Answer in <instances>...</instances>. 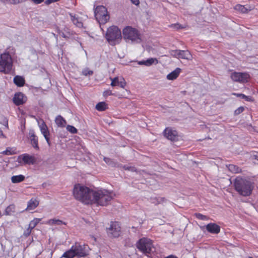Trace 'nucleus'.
I'll use <instances>...</instances> for the list:
<instances>
[{
	"mask_svg": "<svg viewBox=\"0 0 258 258\" xmlns=\"http://www.w3.org/2000/svg\"><path fill=\"white\" fill-rule=\"evenodd\" d=\"M233 185L237 193L243 197L250 196L254 187L253 182L239 176L235 179Z\"/></svg>",
	"mask_w": 258,
	"mask_h": 258,
	"instance_id": "obj_1",
	"label": "nucleus"
},
{
	"mask_svg": "<svg viewBox=\"0 0 258 258\" xmlns=\"http://www.w3.org/2000/svg\"><path fill=\"white\" fill-rule=\"evenodd\" d=\"M89 249L87 244L76 242L63 253L61 258L85 257L89 254Z\"/></svg>",
	"mask_w": 258,
	"mask_h": 258,
	"instance_id": "obj_2",
	"label": "nucleus"
},
{
	"mask_svg": "<svg viewBox=\"0 0 258 258\" xmlns=\"http://www.w3.org/2000/svg\"><path fill=\"white\" fill-rule=\"evenodd\" d=\"M94 192V190L88 187L77 184L74 186L73 195L76 199L82 203L87 205H91Z\"/></svg>",
	"mask_w": 258,
	"mask_h": 258,
	"instance_id": "obj_3",
	"label": "nucleus"
},
{
	"mask_svg": "<svg viewBox=\"0 0 258 258\" xmlns=\"http://www.w3.org/2000/svg\"><path fill=\"white\" fill-rule=\"evenodd\" d=\"M113 198V194L105 189L94 191L91 205L94 204L101 206L108 205Z\"/></svg>",
	"mask_w": 258,
	"mask_h": 258,
	"instance_id": "obj_4",
	"label": "nucleus"
},
{
	"mask_svg": "<svg viewBox=\"0 0 258 258\" xmlns=\"http://www.w3.org/2000/svg\"><path fill=\"white\" fill-rule=\"evenodd\" d=\"M105 37L110 45H115L121 39V31L117 26H112L107 29Z\"/></svg>",
	"mask_w": 258,
	"mask_h": 258,
	"instance_id": "obj_5",
	"label": "nucleus"
},
{
	"mask_svg": "<svg viewBox=\"0 0 258 258\" xmlns=\"http://www.w3.org/2000/svg\"><path fill=\"white\" fill-rule=\"evenodd\" d=\"M13 67V59L9 52L6 51L0 55V72L9 74Z\"/></svg>",
	"mask_w": 258,
	"mask_h": 258,
	"instance_id": "obj_6",
	"label": "nucleus"
},
{
	"mask_svg": "<svg viewBox=\"0 0 258 258\" xmlns=\"http://www.w3.org/2000/svg\"><path fill=\"white\" fill-rule=\"evenodd\" d=\"M136 246L140 251L147 256H149L154 249L153 241L147 237L140 239L137 242Z\"/></svg>",
	"mask_w": 258,
	"mask_h": 258,
	"instance_id": "obj_7",
	"label": "nucleus"
},
{
	"mask_svg": "<svg viewBox=\"0 0 258 258\" xmlns=\"http://www.w3.org/2000/svg\"><path fill=\"white\" fill-rule=\"evenodd\" d=\"M94 13L96 19L100 24H105L110 18L107 9L103 6H97Z\"/></svg>",
	"mask_w": 258,
	"mask_h": 258,
	"instance_id": "obj_8",
	"label": "nucleus"
},
{
	"mask_svg": "<svg viewBox=\"0 0 258 258\" xmlns=\"http://www.w3.org/2000/svg\"><path fill=\"white\" fill-rule=\"evenodd\" d=\"M122 34L124 38L125 39L137 42L141 40L139 31L131 26H126L124 28L122 31Z\"/></svg>",
	"mask_w": 258,
	"mask_h": 258,
	"instance_id": "obj_9",
	"label": "nucleus"
},
{
	"mask_svg": "<svg viewBox=\"0 0 258 258\" xmlns=\"http://www.w3.org/2000/svg\"><path fill=\"white\" fill-rule=\"evenodd\" d=\"M106 232L108 236L116 238L120 236L121 227L118 222H111L109 227L106 228Z\"/></svg>",
	"mask_w": 258,
	"mask_h": 258,
	"instance_id": "obj_10",
	"label": "nucleus"
},
{
	"mask_svg": "<svg viewBox=\"0 0 258 258\" xmlns=\"http://www.w3.org/2000/svg\"><path fill=\"white\" fill-rule=\"evenodd\" d=\"M231 79L234 82H239L240 83H246L249 82L250 76L248 73L236 72H234L231 73Z\"/></svg>",
	"mask_w": 258,
	"mask_h": 258,
	"instance_id": "obj_11",
	"label": "nucleus"
},
{
	"mask_svg": "<svg viewBox=\"0 0 258 258\" xmlns=\"http://www.w3.org/2000/svg\"><path fill=\"white\" fill-rule=\"evenodd\" d=\"M171 56L177 58H181L187 60H191L192 56L188 50H171L169 51Z\"/></svg>",
	"mask_w": 258,
	"mask_h": 258,
	"instance_id": "obj_12",
	"label": "nucleus"
},
{
	"mask_svg": "<svg viewBox=\"0 0 258 258\" xmlns=\"http://www.w3.org/2000/svg\"><path fill=\"white\" fill-rule=\"evenodd\" d=\"M18 162L20 163L23 162L24 164H34L36 162V159L33 156L24 154L18 157Z\"/></svg>",
	"mask_w": 258,
	"mask_h": 258,
	"instance_id": "obj_13",
	"label": "nucleus"
},
{
	"mask_svg": "<svg viewBox=\"0 0 258 258\" xmlns=\"http://www.w3.org/2000/svg\"><path fill=\"white\" fill-rule=\"evenodd\" d=\"M164 136L168 140L175 141L178 140V134L176 131L172 130L169 127L166 128L164 131Z\"/></svg>",
	"mask_w": 258,
	"mask_h": 258,
	"instance_id": "obj_14",
	"label": "nucleus"
},
{
	"mask_svg": "<svg viewBox=\"0 0 258 258\" xmlns=\"http://www.w3.org/2000/svg\"><path fill=\"white\" fill-rule=\"evenodd\" d=\"M39 128L41 134L43 135L45 139L46 140L47 144L49 146L50 145V142L49 139L50 133L48 131V128L46 123L42 121V122L39 124Z\"/></svg>",
	"mask_w": 258,
	"mask_h": 258,
	"instance_id": "obj_15",
	"label": "nucleus"
},
{
	"mask_svg": "<svg viewBox=\"0 0 258 258\" xmlns=\"http://www.w3.org/2000/svg\"><path fill=\"white\" fill-rule=\"evenodd\" d=\"M26 100V97L21 92L16 93L13 99V102L17 106L23 104Z\"/></svg>",
	"mask_w": 258,
	"mask_h": 258,
	"instance_id": "obj_16",
	"label": "nucleus"
},
{
	"mask_svg": "<svg viewBox=\"0 0 258 258\" xmlns=\"http://www.w3.org/2000/svg\"><path fill=\"white\" fill-rule=\"evenodd\" d=\"M207 230L212 234H218L220 232V227L214 223H210L206 226Z\"/></svg>",
	"mask_w": 258,
	"mask_h": 258,
	"instance_id": "obj_17",
	"label": "nucleus"
},
{
	"mask_svg": "<svg viewBox=\"0 0 258 258\" xmlns=\"http://www.w3.org/2000/svg\"><path fill=\"white\" fill-rule=\"evenodd\" d=\"M29 139L32 146L36 149L39 150L38 139L33 130L30 131L29 133Z\"/></svg>",
	"mask_w": 258,
	"mask_h": 258,
	"instance_id": "obj_18",
	"label": "nucleus"
},
{
	"mask_svg": "<svg viewBox=\"0 0 258 258\" xmlns=\"http://www.w3.org/2000/svg\"><path fill=\"white\" fill-rule=\"evenodd\" d=\"M111 86L112 87L119 86L122 88H124L126 85V82L123 78L120 80L118 77H115L111 79Z\"/></svg>",
	"mask_w": 258,
	"mask_h": 258,
	"instance_id": "obj_19",
	"label": "nucleus"
},
{
	"mask_svg": "<svg viewBox=\"0 0 258 258\" xmlns=\"http://www.w3.org/2000/svg\"><path fill=\"white\" fill-rule=\"evenodd\" d=\"M39 204V202L37 198L31 199L27 203L26 210H32L36 208Z\"/></svg>",
	"mask_w": 258,
	"mask_h": 258,
	"instance_id": "obj_20",
	"label": "nucleus"
},
{
	"mask_svg": "<svg viewBox=\"0 0 258 258\" xmlns=\"http://www.w3.org/2000/svg\"><path fill=\"white\" fill-rule=\"evenodd\" d=\"M234 8L235 10L242 13H247L252 10L251 7L250 6L247 7L240 4L236 5Z\"/></svg>",
	"mask_w": 258,
	"mask_h": 258,
	"instance_id": "obj_21",
	"label": "nucleus"
},
{
	"mask_svg": "<svg viewBox=\"0 0 258 258\" xmlns=\"http://www.w3.org/2000/svg\"><path fill=\"white\" fill-rule=\"evenodd\" d=\"M181 72L180 68H176L175 70L169 73L167 76V79L168 80H174L176 79L179 76Z\"/></svg>",
	"mask_w": 258,
	"mask_h": 258,
	"instance_id": "obj_22",
	"label": "nucleus"
},
{
	"mask_svg": "<svg viewBox=\"0 0 258 258\" xmlns=\"http://www.w3.org/2000/svg\"><path fill=\"white\" fill-rule=\"evenodd\" d=\"M140 64H144L146 66H150L153 64H157L158 63V60L156 58H150L146 60H142L139 62Z\"/></svg>",
	"mask_w": 258,
	"mask_h": 258,
	"instance_id": "obj_23",
	"label": "nucleus"
},
{
	"mask_svg": "<svg viewBox=\"0 0 258 258\" xmlns=\"http://www.w3.org/2000/svg\"><path fill=\"white\" fill-rule=\"evenodd\" d=\"M14 83L18 87H23L25 83V81L24 78L20 76H16L14 78Z\"/></svg>",
	"mask_w": 258,
	"mask_h": 258,
	"instance_id": "obj_24",
	"label": "nucleus"
},
{
	"mask_svg": "<svg viewBox=\"0 0 258 258\" xmlns=\"http://www.w3.org/2000/svg\"><path fill=\"white\" fill-rule=\"evenodd\" d=\"M70 15L71 20L74 25L79 28H82L83 27V23L79 20L78 17H76L75 15H73L72 14H70Z\"/></svg>",
	"mask_w": 258,
	"mask_h": 258,
	"instance_id": "obj_25",
	"label": "nucleus"
},
{
	"mask_svg": "<svg viewBox=\"0 0 258 258\" xmlns=\"http://www.w3.org/2000/svg\"><path fill=\"white\" fill-rule=\"evenodd\" d=\"M55 121L58 126L61 127H64L67 123L66 120L61 115L57 116Z\"/></svg>",
	"mask_w": 258,
	"mask_h": 258,
	"instance_id": "obj_26",
	"label": "nucleus"
},
{
	"mask_svg": "<svg viewBox=\"0 0 258 258\" xmlns=\"http://www.w3.org/2000/svg\"><path fill=\"white\" fill-rule=\"evenodd\" d=\"M227 167L228 168V170L232 173L236 174L240 173L241 172V169L240 168L233 164H229L227 165Z\"/></svg>",
	"mask_w": 258,
	"mask_h": 258,
	"instance_id": "obj_27",
	"label": "nucleus"
},
{
	"mask_svg": "<svg viewBox=\"0 0 258 258\" xmlns=\"http://www.w3.org/2000/svg\"><path fill=\"white\" fill-rule=\"evenodd\" d=\"M45 224L49 225H61L62 224L66 225V224L63 221L56 219H51L47 221Z\"/></svg>",
	"mask_w": 258,
	"mask_h": 258,
	"instance_id": "obj_28",
	"label": "nucleus"
},
{
	"mask_svg": "<svg viewBox=\"0 0 258 258\" xmlns=\"http://www.w3.org/2000/svg\"><path fill=\"white\" fill-rule=\"evenodd\" d=\"M95 108L99 111H103L108 109V105L105 102H100L96 105Z\"/></svg>",
	"mask_w": 258,
	"mask_h": 258,
	"instance_id": "obj_29",
	"label": "nucleus"
},
{
	"mask_svg": "<svg viewBox=\"0 0 258 258\" xmlns=\"http://www.w3.org/2000/svg\"><path fill=\"white\" fill-rule=\"evenodd\" d=\"M25 176L23 175H14L12 176L11 181L13 183H19L25 180Z\"/></svg>",
	"mask_w": 258,
	"mask_h": 258,
	"instance_id": "obj_30",
	"label": "nucleus"
},
{
	"mask_svg": "<svg viewBox=\"0 0 258 258\" xmlns=\"http://www.w3.org/2000/svg\"><path fill=\"white\" fill-rule=\"evenodd\" d=\"M15 211V206L14 204H11L6 208L4 214L5 215H11Z\"/></svg>",
	"mask_w": 258,
	"mask_h": 258,
	"instance_id": "obj_31",
	"label": "nucleus"
},
{
	"mask_svg": "<svg viewBox=\"0 0 258 258\" xmlns=\"http://www.w3.org/2000/svg\"><path fill=\"white\" fill-rule=\"evenodd\" d=\"M42 218H35L31 220L29 224V226L31 229H34L37 225L41 221Z\"/></svg>",
	"mask_w": 258,
	"mask_h": 258,
	"instance_id": "obj_32",
	"label": "nucleus"
},
{
	"mask_svg": "<svg viewBox=\"0 0 258 258\" xmlns=\"http://www.w3.org/2000/svg\"><path fill=\"white\" fill-rule=\"evenodd\" d=\"M16 153L15 150L11 147L7 148L6 150L2 152V154L6 155H11Z\"/></svg>",
	"mask_w": 258,
	"mask_h": 258,
	"instance_id": "obj_33",
	"label": "nucleus"
},
{
	"mask_svg": "<svg viewBox=\"0 0 258 258\" xmlns=\"http://www.w3.org/2000/svg\"><path fill=\"white\" fill-rule=\"evenodd\" d=\"M0 1L4 3H7L15 5L22 2L23 0H0Z\"/></svg>",
	"mask_w": 258,
	"mask_h": 258,
	"instance_id": "obj_34",
	"label": "nucleus"
},
{
	"mask_svg": "<svg viewBox=\"0 0 258 258\" xmlns=\"http://www.w3.org/2000/svg\"><path fill=\"white\" fill-rule=\"evenodd\" d=\"M195 217L200 220H208V218L206 216L204 215L201 213H196L195 214Z\"/></svg>",
	"mask_w": 258,
	"mask_h": 258,
	"instance_id": "obj_35",
	"label": "nucleus"
},
{
	"mask_svg": "<svg viewBox=\"0 0 258 258\" xmlns=\"http://www.w3.org/2000/svg\"><path fill=\"white\" fill-rule=\"evenodd\" d=\"M67 129L68 131L72 134H76L77 133V130L74 126L68 125L67 126Z\"/></svg>",
	"mask_w": 258,
	"mask_h": 258,
	"instance_id": "obj_36",
	"label": "nucleus"
},
{
	"mask_svg": "<svg viewBox=\"0 0 258 258\" xmlns=\"http://www.w3.org/2000/svg\"><path fill=\"white\" fill-rule=\"evenodd\" d=\"M170 27L173 28L175 29L178 30V29L185 28V26H182L181 25H180L179 23H176V24H173L171 25Z\"/></svg>",
	"mask_w": 258,
	"mask_h": 258,
	"instance_id": "obj_37",
	"label": "nucleus"
},
{
	"mask_svg": "<svg viewBox=\"0 0 258 258\" xmlns=\"http://www.w3.org/2000/svg\"><path fill=\"white\" fill-rule=\"evenodd\" d=\"M93 71L89 70L88 69H85L82 71V74L85 76H91L93 75Z\"/></svg>",
	"mask_w": 258,
	"mask_h": 258,
	"instance_id": "obj_38",
	"label": "nucleus"
},
{
	"mask_svg": "<svg viewBox=\"0 0 258 258\" xmlns=\"http://www.w3.org/2000/svg\"><path fill=\"white\" fill-rule=\"evenodd\" d=\"M114 94L110 90H107L103 92V95L104 97H106L108 96L114 95Z\"/></svg>",
	"mask_w": 258,
	"mask_h": 258,
	"instance_id": "obj_39",
	"label": "nucleus"
},
{
	"mask_svg": "<svg viewBox=\"0 0 258 258\" xmlns=\"http://www.w3.org/2000/svg\"><path fill=\"white\" fill-rule=\"evenodd\" d=\"M33 229H31L30 228V227L29 226L28 228L25 230L24 232V233H23V235L25 236V237H28L29 236L31 232H32V230Z\"/></svg>",
	"mask_w": 258,
	"mask_h": 258,
	"instance_id": "obj_40",
	"label": "nucleus"
},
{
	"mask_svg": "<svg viewBox=\"0 0 258 258\" xmlns=\"http://www.w3.org/2000/svg\"><path fill=\"white\" fill-rule=\"evenodd\" d=\"M244 109L243 107H239L235 110L234 114L235 115H238L242 113L244 111Z\"/></svg>",
	"mask_w": 258,
	"mask_h": 258,
	"instance_id": "obj_41",
	"label": "nucleus"
},
{
	"mask_svg": "<svg viewBox=\"0 0 258 258\" xmlns=\"http://www.w3.org/2000/svg\"><path fill=\"white\" fill-rule=\"evenodd\" d=\"M244 99L247 101H249V102H253L254 101V99L251 96H244Z\"/></svg>",
	"mask_w": 258,
	"mask_h": 258,
	"instance_id": "obj_42",
	"label": "nucleus"
},
{
	"mask_svg": "<svg viewBox=\"0 0 258 258\" xmlns=\"http://www.w3.org/2000/svg\"><path fill=\"white\" fill-rule=\"evenodd\" d=\"M59 0H46L45 4L47 5H50V4L54 2L59 1Z\"/></svg>",
	"mask_w": 258,
	"mask_h": 258,
	"instance_id": "obj_43",
	"label": "nucleus"
},
{
	"mask_svg": "<svg viewBox=\"0 0 258 258\" xmlns=\"http://www.w3.org/2000/svg\"><path fill=\"white\" fill-rule=\"evenodd\" d=\"M233 95H234V96H236L237 97H241L242 98V99H244V96H245L244 94H241V93H233Z\"/></svg>",
	"mask_w": 258,
	"mask_h": 258,
	"instance_id": "obj_44",
	"label": "nucleus"
},
{
	"mask_svg": "<svg viewBox=\"0 0 258 258\" xmlns=\"http://www.w3.org/2000/svg\"><path fill=\"white\" fill-rule=\"evenodd\" d=\"M35 4H39L44 2V0H31Z\"/></svg>",
	"mask_w": 258,
	"mask_h": 258,
	"instance_id": "obj_45",
	"label": "nucleus"
},
{
	"mask_svg": "<svg viewBox=\"0 0 258 258\" xmlns=\"http://www.w3.org/2000/svg\"><path fill=\"white\" fill-rule=\"evenodd\" d=\"M131 1L133 4H134L136 6H138L140 4L139 0H131Z\"/></svg>",
	"mask_w": 258,
	"mask_h": 258,
	"instance_id": "obj_46",
	"label": "nucleus"
},
{
	"mask_svg": "<svg viewBox=\"0 0 258 258\" xmlns=\"http://www.w3.org/2000/svg\"><path fill=\"white\" fill-rule=\"evenodd\" d=\"M165 258H178V257L176 256V255L171 254L165 257Z\"/></svg>",
	"mask_w": 258,
	"mask_h": 258,
	"instance_id": "obj_47",
	"label": "nucleus"
},
{
	"mask_svg": "<svg viewBox=\"0 0 258 258\" xmlns=\"http://www.w3.org/2000/svg\"><path fill=\"white\" fill-rule=\"evenodd\" d=\"M123 168L125 170H130L131 168H132L131 167H128L127 166H124Z\"/></svg>",
	"mask_w": 258,
	"mask_h": 258,
	"instance_id": "obj_48",
	"label": "nucleus"
},
{
	"mask_svg": "<svg viewBox=\"0 0 258 258\" xmlns=\"http://www.w3.org/2000/svg\"><path fill=\"white\" fill-rule=\"evenodd\" d=\"M108 160H109V158H106L105 157L104 158V161L106 162V163H107Z\"/></svg>",
	"mask_w": 258,
	"mask_h": 258,
	"instance_id": "obj_49",
	"label": "nucleus"
},
{
	"mask_svg": "<svg viewBox=\"0 0 258 258\" xmlns=\"http://www.w3.org/2000/svg\"><path fill=\"white\" fill-rule=\"evenodd\" d=\"M1 136L4 137V135L3 134L2 131L0 130V137Z\"/></svg>",
	"mask_w": 258,
	"mask_h": 258,
	"instance_id": "obj_50",
	"label": "nucleus"
},
{
	"mask_svg": "<svg viewBox=\"0 0 258 258\" xmlns=\"http://www.w3.org/2000/svg\"><path fill=\"white\" fill-rule=\"evenodd\" d=\"M161 200L162 201H164V200H165V198H161Z\"/></svg>",
	"mask_w": 258,
	"mask_h": 258,
	"instance_id": "obj_51",
	"label": "nucleus"
},
{
	"mask_svg": "<svg viewBox=\"0 0 258 258\" xmlns=\"http://www.w3.org/2000/svg\"><path fill=\"white\" fill-rule=\"evenodd\" d=\"M132 229H136V228H136V227H134V226H133V227H132Z\"/></svg>",
	"mask_w": 258,
	"mask_h": 258,
	"instance_id": "obj_52",
	"label": "nucleus"
},
{
	"mask_svg": "<svg viewBox=\"0 0 258 258\" xmlns=\"http://www.w3.org/2000/svg\"><path fill=\"white\" fill-rule=\"evenodd\" d=\"M248 258H253V257H252L251 256H249Z\"/></svg>",
	"mask_w": 258,
	"mask_h": 258,
	"instance_id": "obj_53",
	"label": "nucleus"
},
{
	"mask_svg": "<svg viewBox=\"0 0 258 258\" xmlns=\"http://www.w3.org/2000/svg\"><path fill=\"white\" fill-rule=\"evenodd\" d=\"M255 159H256L258 160V158L257 159L256 156L255 157Z\"/></svg>",
	"mask_w": 258,
	"mask_h": 258,
	"instance_id": "obj_54",
	"label": "nucleus"
}]
</instances>
